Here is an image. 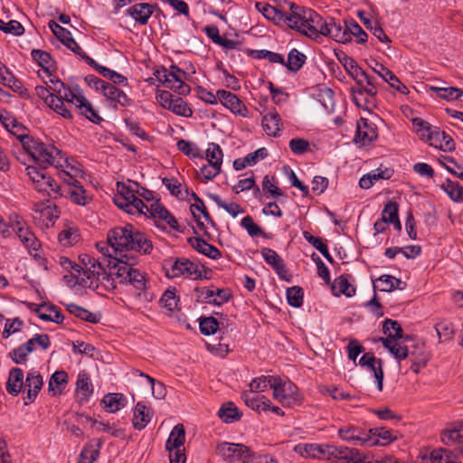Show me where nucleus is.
Wrapping results in <instances>:
<instances>
[{"instance_id": "2eb2a0df", "label": "nucleus", "mask_w": 463, "mask_h": 463, "mask_svg": "<svg viewBox=\"0 0 463 463\" xmlns=\"http://www.w3.org/2000/svg\"><path fill=\"white\" fill-rule=\"evenodd\" d=\"M319 449L316 458L326 459L329 463H344L347 455L353 453V449L347 447H335L329 444H318Z\"/></svg>"}, {"instance_id": "2f4dec72", "label": "nucleus", "mask_w": 463, "mask_h": 463, "mask_svg": "<svg viewBox=\"0 0 463 463\" xmlns=\"http://www.w3.org/2000/svg\"><path fill=\"white\" fill-rule=\"evenodd\" d=\"M101 446L100 439H92L88 442L80 454L79 463H93L99 458Z\"/></svg>"}, {"instance_id": "de8ad7c7", "label": "nucleus", "mask_w": 463, "mask_h": 463, "mask_svg": "<svg viewBox=\"0 0 463 463\" xmlns=\"http://www.w3.org/2000/svg\"><path fill=\"white\" fill-rule=\"evenodd\" d=\"M306 60V55L294 48L288 52L287 63L284 65L291 71H298L303 67Z\"/></svg>"}, {"instance_id": "aec40b11", "label": "nucleus", "mask_w": 463, "mask_h": 463, "mask_svg": "<svg viewBox=\"0 0 463 463\" xmlns=\"http://www.w3.org/2000/svg\"><path fill=\"white\" fill-rule=\"evenodd\" d=\"M43 385V379L39 372L32 370L27 373L24 383V388L26 390L24 404L32 403L35 400Z\"/></svg>"}, {"instance_id": "39448f33", "label": "nucleus", "mask_w": 463, "mask_h": 463, "mask_svg": "<svg viewBox=\"0 0 463 463\" xmlns=\"http://www.w3.org/2000/svg\"><path fill=\"white\" fill-rule=\"evenodd\" d=\"M116 186L117 194L113 200L118 208L132 215H141L144 210H147V205L137 196L139 189L137 182H117Z\"/></svg>"}, {"instance_id": "774afa93", "label": "nucleus", "mask_w": 463, "mask_h": 463, "mask_svg": "<svg viewBox=\"0 0 463 463\" xmlns=\"http://www.w3.org/2000/svg\"><path fill=\"white\" fill-rule=\"evenodd\" d=\"M175 114L183 116V117H191L193 112L192 109L187 106V104L183 100V99L179 97H175L171 105H169V109Z\"/></svg>"}, {"instance_id": "7ed1b4c3", "label": "nucleus", "mask_w": 463, "mask_h": 463, "mask_svg": "<svg viewBox=\"0 0 463 463\" xmlns=\"http://www.w3.org/2000/svg\"><path fill=\"white\" fill-rule=\"evenodd\" d=\"M286 5L288 8L286 25L308 38L317 39V32L322 16L310 8L292 2L286 3Z\"/></svg>"}, {"instance_id": "49530a36", "label": "nucleus", "mask_w": 463, "mask_h": 463, "mask_svg": "<svg viewBox=\"0 0 463 463\" xmlns=\"http://www.w3.org/2000/svg\"><path fill=\"white\" fill-rule=\"evenodd\" d=\"M440 187L452 201L463 203V186L458 183L447 179Z\"/></svg>"}, {"instance_id": "864d4df0", "label": "nucleus", "mask_w": 463, "mask_h": 463, "mask_svg": "<svg viewBox=\"0 0 463 463\" xmlns=\"http://www.w3.org/2000/svg\"><path fill=\"white\" fill-rule=\"evenodd\" d=\"M275 381V376L262 375L260 377L255 378L250 382L249 391L255 393L259 392H264L269 386L272 388Z\"/></svg>"}, {"instance_id": "bf43d9fd", "label": "nucleus", "mask_w": 463, "mask_h": 463, "mask_svg": "<svg viewBox=\"0 0 463 463\" xmlns=\"http://www.w3.org/2000/svg\"><path fill=\"white\" fill-rule=\"evenodd\" d=\"M64 102H66L65 99L55 96L54 98H51V99H49V103L47 105L64 118H71L72 114Z\"/></svg>"}, {"instance_id": "c03bdc74", "label": "nucleus", "mask_w": 463, "mask_h": 463, "mask_svg": "<svg viewBox=\"0 0 463 463\" xmlns=\"http://www.w3.org/2000/svg\"><path fill=\"white\" fill-rule=\"evenodd\" d=\"M430 90L436 93V95L448 101H453L460 99L463 95V90L456 87H436L430 86Z\"/></svg>"}, {"instance_id": "13d9d810", "label": "nucleus", "mask_w": 463, "mask_h": 463, "mask_svg": "<svg viewBox=\"0 0 463 463\" xmlns=\"http://www.w3.org/2000/svg\"><path fill=\"white\" fill-rule=\"evenodd\" d=\"M220 323L213 317L200 318L199 328L203 335H211L217 332Z\"/></svg>"}, {"instance_id": "09e8293b", "label": "nucleus", "mask_w": 463, "mask_h": 463, "mask_svg": "<svg viewBox=\"0 0 463 463\" xmlns=\"http://www.w3.org/2000/svg\"><path fill=\"white\" fill-rule=\"evenodd\" d=\"M348 275H341L335 279L332 288L338 290L340 294L351 298L355 294V288L349 282Z\"/></svg>"}, {"instance_id": "f257e3e1", "label": "nucleus", "mask_w": 463, "mask_h": 463, "mask_svg": "<svg viewBox=\"0 0 463 463\" xmlns=\"http://www.w3.org/2000/svg\"><path fill=\"white\" fill-rule=\"evenodd\" d=\"M97 249L105 256H108L115 262H120L123 256L140 254H150L153 244L150 239L136 229L132 224L117 226L109 231L107 243H97Z\"/></svg>"}, {"instance_id": "9d476101", "label": "nucleus", "mask_w": 463, "mask_h": 463, "mask_svg": "<svg viewBox=\"0 0 463 463\" xmlns=\"http://www.w3.org/2000/svg\"><path fill=\"white\" fill-rule=\"evenodd\" d=\"M272 389L273 398L283 406H299L303 402V397L298 392L297 385L290 381H282L280 378L276 377Z\"/></svg>"}, {"instance_id": "f8f14e48", "label": "nucleus", "mask_w": 463, "mask_h": 463, "mask_svg": "<svg viewBox=\"0 0 463 463\" xmlns=\"http://www.w3.org/2000/svg\"><path fill=\"white\" fill-rule=\"evenodd\" d=\"M250 451L247 446L238 443L222 442L216 447L217 455L229 463H241L249 458Z\"/></svg>"}, {"instance_id": "7c9ffc66", "label": "nucleus", "mask_w": 463, "mask_h": 463, "mask_svg": "<svg viewBox=\"0 0 463 463\" xmlns=\"http://www.w3.org/2000/svg\"><path fill=\"white\" fill-rule=\"evenodd\" d=\"M35 188L42 193H46L50 197L58 198L63 195L61 187L58 185L56 181L47 174L40 180L38 184H34Z\"/></svg>"}, {"instance_id": "0eeeda50", "label": "nucleus", "mask_w": 463, "mask_h": 463, "mask_svg": "<svg viewBox=\"0 0 463 463\" xmlns=\"http://www.w3.org/2000/svg\"><path fill=\"white\" fill-rule=\"evenodd\" d=\"M82 266L81 274L84 279H89V281L92 282L93 286L88 287V288L97 289L99 283H102L108 289H115L117 288L114 273H107L105 268L100 262L94 257L85 254L80 259Z\"/></svg>"}, {"instance_id": "052dcab7", "label": "nucleus", "mask_w": 463, "mask_h": 463, "mask_svg": "<svg viewBox=\"0 0 463 463\" xmlns=\"http://www.w3.org/2000/svg\"><path fill=\"white\" fill-rule=\"evenodd\" d=\"M0 31L5 33L13 34L15 36H20L24 33V28L22 24L16 20H10L8 22H5L0 19Z\"/></svg>"}, {"instance_id": "338daca9", "label": "nucleus", "mask_w": 463, "mask_h": 463, "mask_svg": "<svg viewBox=\"0 0 463 463\" xmlns=\"http://www.w3.org/2000/svg\"><path fill=\"white\" fill-rule=\"evenodd\" d=\"M49 28L53 34L65 45L72 39L71 33L55 21L51 20L48 24Z\"/></svg>"}, {"instance_id": "5701e85b", "label": "nucleus", "mask_w": 463, "mask_h": 463, "mask_svg": "<svg viewBox=\"0 0 463 463\" xmlns=\"http://www.w3.org/2000/svg\"><path fill=\"white\" fill-rule=\"evenodd\" d=\"M156 7V5L148 3L135 4L127 9L126 14L138 24L145 25L154 14Z\"/></svg>"}, {"instance_id": "e433bc0d", "label": "nucleus", "mask_w": 463, "mask_h": 463, "mask_svg": "<svg viewBox=\"0 0 463 463\" xmlns=\"http://www.w3.org/2000/svg\"><path fill=\"white\" fill-rule=\"evenodd\" d=\"M461 438H463V421L452 423L441 433V440L448 446L455 444Z\"/></svg>"}, {"instance_id": "37998d69", "label": "nucleus", "mask_w": 463, "mask_h": 463, "mask_svg": "<svg viewBox=\"0 0 463 463\" xmlns=\"http://www.w3.org/2000/svg\"><path fill=\"white\" fill-rule=\"evenodd\" d=\"M68 382V374L64 371H57L51 376L48 390L52 395L60 394Z\"/></svg>"}, {"instance_id": "473e14b6", "label": "nucleus", "mask_w": 463, "mask_h": 463, "mask_svg": "<svg viewBox=\"0 0 463 463\" xmlns=\"http://www.w3.org/2000/svg\"><path fill=\"white\" fill-rule=\"evenodd\" d=\"M35 312L43 321L61 324L64 320L62 313L53 305L47 306L45 304H42L36 308Z\"/></svg>"}, {"instance_id": "4c0bfd02", "label": "nucleus", "mask_w": 463, "mask_h": 463, "mask_svg": "<svg viewBox=\"0 0 463 463\" xmlns=\"http://www.w3.org/2000/svg\"><path fill=\"white\" fill-rule=\"evenodd\" d=\"M66 309L69 313L75 316L76 317H78L81 320L90 322V323L96 324V323L99 322V320H100L99 314L92 313V312L89 311L88 309H86L82 307H80L74 303L67 304Z\"/></svg>"}, {"instance_id": "f704fd0d", "label": "nucleus", "mask_w": 463, "mask_h": 463, "mask_svg": "<svg viewBox=\"0 0 463 463\" xmlns=\"http://www.w3.org/2000/svg\"><path fill=\"white\" fill-rule=\"evenodd\" d=\"M404 284L400 279L391 275H382L373 281V288L383 292H391L395 288L402 289L400 286Z\"/></svg>"}, {"instance_id": "680f3d73", "label": "nucleus", "mask_w": 463, "mask_h": 463, "mask_svg": "<svg viewBox=\"0 0 463 463\" xmlns=\"http://www.w3.org/2000/svg\"><path fill=\"white\" fill-rule=\"evenodd\" d=\"M288 303L293 307H300L303 304L304 292L301 287L294 286L287 289Z\"/></svg>"}, {"instance_id": "a211bd4d", "label": "nucleus", "mask_w": 463, "mask_h": 463, "mask_svg": "<svg viewBox=\"0 0 463 463\" xmlns=\"http://www.w3.org/2000/svg\"><path fill=\"white\" fill-rule=\"evenodd\" d=\"M170 74L164 80V86L177 91L180 95H186L190 92V87L183 80L185 72L175 65L170 67Z\"/></svg>"}, {"instance_id": "20e7f679", "label": "nucleus", "mask_w": 463, "mask_h": 463, "mask_svg": "<svg viewBox=\"0 0 463 463\" xmlns=\"http://www.w3.org/2000/svg\"><path fill=\"white\" fill-rule=\"evenodd\" d=\"M49 88L52 93L65 99L67 104L73 105L80 114L90 121L99 124L102 120L79 87L71 89L58 78H54L53 85H49Z\"/></svg>"}, {"instance_id": "393cba45", "label": "nucleus", "mask_w": 463, "mask_h": 463, "mask_svg": "<svg viewBox=\"0 0 463 463\" xmlns=\"http://www.w3.org/2000/svg\"><path fill=\"white\" fill-rule=\"evenodd\" d=\"M188 243L194 250L212 260H218L222 257L220 250H218L215 246L208 243L201 237L189 238Z\"/></svg>"}, {"instance_id": "0e129e2a", "label": "nucleus", "mask_w": 463, "mask_h": 463, "mask_svg": "<svg viewBox=\"0 0 463 463\" xmlns=\"http://www.w3.org/2000/svg\"><path fill=\"white\" fill-rule=\"evenodd\" d=\"M223 154L222 150L218 144L210 143L206 149V159L210 164H216L222 166Z\"/></svg>"}, {"instance_id": "e2e57ef3", "label": "nucleus", "mask_w": 463, "mask_h": 463, "mask_svg": "<svg viewBox=\"0 0 463 463\" xmlns=\"http://www.w3.org/2000/svg\"><path fill=\"white\" fill-rule=\"evenodd\" d=\"M222 166L217 165L216 164H210L203 165L200 168V174L198 173L197 178L200 181H210L213 180L215 176H217L221 172Z\"/></svg>"}, {"instance_id": "423d86ee", "label": "nucleus", "mask_w": 463, "mask_h": 463, "mask_svg": "<svg viewBox=\"0 0 463 463\" xmlns=\"http://www.w3.org/2000/svg\"><path fill=\"white\" fill-rule=\"evenodd\" d=\"M122 258L124 259L120 262L113 264V268L116 269L114 279L120 284L131 285L139 291L137 295L140 296L146 288L147 280L144 273L134 268L139 258L137 255L123 256Z\"/></svg>"}, {"instance_id": "c9c22d12", "label": "nucleus", "mask_w": 463, "mask_h": 463, "mask_svg": "<svg viewBox=\"0 0 463 463\" xmlns=\"http://www.w3.org/2000/svg\"><path fill=\"white\" fill-rule=\"evenodd\" d=\"M101 402L109 412H117L126 406L127 398L122 393L112 392L106 394Z\"/></svg>"}, {"instance_id": "6e6552de", "label": "nucleus", "mask_w": 463, "mask_h": 463, "mask_svg": "<svg viewBox=\"0 0 463 463\" xmlns=\"http://www.w3.org/2000/svg\"><path fill=\"white\" fill-rule=\"evenodd\" d=\"M383 333L385 337H380L383 345L398 360H403L408 356V348L403 345V331L398 321L386 318L383 324Z\"/></svg>"}, {"instance_id": "8fccbe9b", "label": "nucleus", "mask_w": 463, "mask_h": 463, "mask_svg": "<svg viewBox=\"0 0 463 463\" xmlns=\"http://www.w3.org/2000/svg\"><path fill=\"white\" fill-rule=\"evenodd\" d=\"M0 83L13 90H18L22 88L21 81L8 71L2 61H0Z\"/></svg>"}, {"instance_id": "b1692460", "label": "nucleus", "mask_w": 463, "mask_h": 463, "mask_svg": "<svg viewBox=\"0 0 463 463\" xmlns=\"http://www.w3.org/2000/svg\"><path fill=\"white\" fill-rule=\"evenodd\" d=\"M261 125L267 135L279 137L281 131V118L275 108L268 109L262 117Z\"/></svg>"}, {"instance_id": "4468645a", "label": "nucleus", "mask_w": 463, "mask_h": 463, "mask_svg": "<svg viewBox=\"0 0 463 463\" xmlns=\"http://www.w3.org/2000/svg\"><path fill=\"white\" fill-rule=\"evenodd\" d=\"M11 226L21 242L29 251H37L39 250L41 246L40 241L22 219L15 216V219L12 221Z\"/></svg>"}, {"instance_id": "f03ea898", "label": "nucleus", "mask_w": 463, "mask_h": 463, "mask_svg": "<svg viewBox=\"0 0 463 463\" xmlns=\"http://www.w3.org/2000/svg\"><path fill=\"white\" fill-rule=\"evenodd\" d=\"M20 145L23 149L43 168H37L33 165L26 167L27 175L33 184H38L47 174L45 168L52 165L56 168L61 167L62 163H67V158L61 155V151L52 145L43 143L33 137L24 135L20 137Z\"/></svg>"}, {"instance_id": "5fc2aeb1", "label": "nucleus", "mask_w": 463, "mask_h": 463, "mask_svg": "<svg viewBox=\"0 0 463 463\" xmlns=\"http://www.w3.org/2000/svg\"><path fill=\"white\" fill-rule=\"evenodd\" d=\"M432 463H457L456 455L446 449H434L430 453Z\"/></svg>"}, {"instance_id": "f3484780", "label": "nucleus", "mask_w": 463, "mask_h": 463, "mask_svg": "<svg viewBox=\"0 0 463 463\" xmlns=\"http://www.w3.org/2000/svg\"><path fill=\"white\" fill-rule=\"evenodd\" d=\"M141 215H146L150 218H158L161 221H165L173 230L180 231L176 219L160 203L159 200L151 203L150 206H147V210H144Z\"/></svg>"}, {"instance_id": "a19ab883", "label": "nucleus", "mask_w": 463, "mask_h": 463, "mask_svg": "<svg viewBox=\"0 0 463 463\" xmlns=\"http://www.w3.org/2000/svg\"><path fill=\"white\" fill-rule=\"evenodd\" d=\"M185 431L182 424L174 427L168 439L166 440L165 449H184Z\"/></svg>"}, {"instance_id": "4d7b16f0", "label": "nucleus", "mask_w": 463, "mask_h": 463, "mask_svg": "<svg viewBox=\"0 0 463 463\" xmlns=\"http://www.w3.org/2000/svg\"><path fill=\"white\" fill-rule=\"evenodd\" d=\"M347 33L350 37V42L352 41V37H355V42L359 44L364 43L367 41V33L362 29V27L354 20H351L347 24Z\"/></svg>"}, {"instance_id": "9b49d317", "label": "nucleus", "mask_w": 463, "mask_h": 463, "mask_svg": "<svg viewBox=\"0 0 463 463\" xmlns=\"http://www.w3.org/2000/svg\"><path fill=\"white\" fill-rule=\"evenodd\" d=\"M349 21L341 23H337L335 19L330 18L328 20H324L322 17L319 26L317 28V38L320 36H328L333 38L335 41L342 43H346L350 42V37L347 33V24Z\"/></svg>"}, {"instance_id": "3c124183", "label": "nucleus", "mask_w": 463, "mask_h": 463, "mask_svg": "<svg viewBox=\"0 0 463 463\" xmlns=\"http://www.w3.org/2000/svg\"><path fill=\"white\" fill-rule=\"evenodd\" d=\"M88 279H84V277L81 274V270L79 272H76L75 270H71L69 271V274L63 276V280L71 288H74L77 285L82 288L93 286L92 282L89 281Z\"/></svg>"}, {"instance_id": "c756f323", "label": "nucleus", "mask_w": 463, "mask_h": 463, "mask_svg": "<svg viewBox=\"0 0 463 463\" xmlns=\"http://www.w3.org/2000/svg\"><path fill=\"white\" fill-rule=\"evenodd\" d=\"M102 94L111 101L126 107L131 104V99L126 93L109 82H106L101 90Z\"/></svg>"}, {"instance_id": "cd10ccee", "label": "nucleus", "mask_w": 463, "mask_h": 463, "mask_svg": "<svg viewBox=\"0 0 463 463\" xmlns=\"http://www.w3.org/2000/svg\"><path fill=\"white\" fill-rule=\"evenodd\" d=\"M151 420L150 408L144 402H139L136 404L133 415L132 424L136 430H141L146 427Z\"/></svg>"}, {"instance_id": "c85d7f7f", "label": "nucleus", "mask_w": 463, "mask_h": 463, "mask_svg": "<svg viewBox=\"0 0 463 463\" xmlns=\"http://www.w3.org/2000/svg\"><path fill=\"white\" fill-rule=\"evenodd\" d=\"M23 386H24L23 370L17 367L12 368L6 382L7 392L13 396H17Z\"/></svg>"}, {"instance_id": "dca6fc26", "label": "nucleus", "mask_w": 463, "mask_h": 463, "mask_svg": "<svg viewBox=\"0 0 463 463\" xmlns=\"http://www.w3.org/2000/svg\"><path fill=\"white\" fill-rule=\"evenodd\" d=\"M286 3H289L288 1H284L283 3L279 4L277 6H272L269 4L265 3H256V8L267 18L268 20L272 21L276 24H286V18L288 14V5Z\"/></svg>"}, {"instance_id": "69168bd1", "label": "nucleus", "mask_w": 463, "mask_h": 463, "mask_svg": "<svg viewBox=\"0 0 463 463\" xmlns=\"http://www.w3.org/2000/svg\"><path fill=\"white\" fill-rule=\"evenodd\" d=\"M31 55L44 71H48L52 67V59L48 52L42 50H33Z\"/></svg>"}, {"instance_id": "bb28decb", "label": "nucleus", "mask_w": 463, "mask_h": 463, "mask_svg": "<svg viewBox=\"0 0 463 463\" xmlns=\"http://www.w3.org/2000/svg\"><path fill=\"white\" fill-rule=\"evenodd\" d=\"M241 399L249 408L254 411H268V408L270 407V401L268 398L250 391L243 392Z\"/></svg>"}, {"instance_id": "ea45409f", "label": "nucleus", "mask_w": 463, "mask_h": 463, "mask_svg": "<svg viewBox=\"0 0 463 463\" xmlns=\"http://www.w3.org/2000/svg\"><path fill=\"white\" fill-rule=\"evenodd\" d=\"M80 237L79 229L74 225L68 224L59 233L58 240L61 245L69 247L77 243L80 241Z\"/></svg>"}, {"instance_id": "79ce46f5", "label": "nucleus", "mask_w": 463, "mask_h": 463, "mask_svg": "<svg viewBox=\"0 0 463 463\" xmlns=\"http://www.w3.org/2000/svg\"><path fill=\"white\" fill-rule=\"evenodd\" d=\"M368 434L377 441L373 443V446H385L396 439V435L385 428L371 429L368 430Z\"/></svg>"}, {"instance_id": "412c9836", "label": "nucleus", "mask_w": 463, "mask_h": 463, "mask_svg": "<svg viewBox=\"0 0 463 463\" xmlns=\"http://www.w3.org/2000/svg\"><path fill=\"white\" fill-rule=\"evenodd\" d=\"M377 128L374 124L365 118H360L357 121L356 135L354 141L357 144L365 146L377 138Z\"/></svg>"}, {"instance_id": "1a4fd4ad", "label": "nucleus", "mask_w": 463, "mask_h": 463, "mask_svg": "<svg viewBox=\"0 0 463 463\" xmlns=\"http://www.w3.org/2000/svg\"><path fill=\"white\" fill-rule=\"evenodd\" d=\"M166 275L171 278L184 277L190 279H210L212 270L185 258H177L169 261Z\"/></svg>"}, {"instance_id": "6ab92c4d", "label": "nucleus", "mask_w": 463, "mask_h": 463, "mask_svg": "<svg viewBox=\"0 0 463 463\" xmlns=\"http://www.w3.org/2000/svg\"><path fill=\"white\" fill-rule=\"evenodd\" d=\"M373 64H370L373 71L379 75L384 81H386L392 88L395 89L402 94L409 93L408 88L401 82V80L393 74L392 71L384 67L383 64L376 61H372Z\"/></svg>"}, {"instance_id": "72a5a7b5", "label": "nucleus", "mask_w": 463, "mask_h": 463, "mask_svg": "<svg viewBox=\"0 0 463 463\" xmlns=\"http://www.w3.org/2000/svg\"><path fill=\"white\" fill-rule=\"evenodd\" d=\"M76 391L81 401H88L92 395L93 385L86 371L79 373L76 382Z\"/></svg>"}, {"instance_id": "603ef678", "label": "nucleus", "mask_w": 463, "mask_h": 463, "mask_svg": "<svg viewBox=\"0 0 463 463\" xmlns=\"http://www.w3.org/2000/svg\"><path fill=\"white\" fill-rule=\"evenodd\" d=\"M178 301L179 298L175 288L166 289L159 300L160 305L169 312H173L176 308Z\"/></svg>"}, {"instance_id": "4be33fe9", "label": "nucleus", "mask_w": 463, "mask_h": 463, "mask_svg": "<svg viewBox=\"0 0 463 463\" xmlns=\"http://www.w3.org/2000/svg\"><path fill=\"white\" fill-rule=\"evenodd\" d=\"M217 97L222 104L232 113L246 117L247 108L234 93L225 90H219Z\"/></svg>"}, {"instance_id": "6e6d98bb", "label": "nucleus", "mask_w": 463, "mask_h": 463, "mask_svg": "<svg viewBox=\"0 0 463 463\" xmlns=\"http://www.w3.org/2000/svg\"><path fill=\"white\" fill-rule=\"evenodd\" d=\"M190 210H191L193 216L194 217V219L196 220V222L200 227L203 226V223L200 222L201 215L203 216L205 221L213 224V222L209 213L207 212V209H206L203 200L201 202H196L194 203H192L190 206Z\"/></svg>"}, {"instance_id": "ddd939ff", "label": "nucleus", "mask_w": 463, "mask_h": 463, "mask_svg": "<svg viewBox=\"0 0 463 463\" xmlns=\"http://www.w3.org/2000/svg\"><path fill=\"white\" fill-rule=\"evenodd\" d=\"M338 435L344 440L364 447H373V444L377 442L373 439L374 438L369 436L368 430L353 425H345L339 428Z\"/></svg>"}, {"instance_id": "a878e982", "label": "nucleus", "mask_w": 463, "mask_h": 463, "mask_svg": "<svg viewBox=\"0 0 463 463\" xmlns=\"http://www.w3.org/2000/svg\"><path fill=\"white\" fill-rule=\"evenodd\" d=\"M428 143L430 146L443 151H451L455 146L453 139L437 127L433 129V133H430Z\"/></svg>"}, {"instance_id": "a18cd8bd", "label": "nucleus", "mask_w": 463, "mask_h": 463, "mask_svg": "<svg viewBox=\"0 0 463 463\" xmlns=\"http://www.w3.org/2000/svg\"><path fill=\"white\" fill-rule=\"evenodd\" d=\"M218 416L225 423H232L241 419V414L232 402L224 403L218 411Z\"/></svg>"}, {"instance_id": "58836bf2", "label": "nucleus", "mask_w": 463, "mask_h": 463, "mask_svg": "<svg viewBox=\"0 0 463 463\" xmlns=\"http://www.w3.org/2000/svg\"><path fill=\"white\" fill-rule=\"evenodd\" d=\"M61 192L63 193L62 196L70 197L73 203L79 205H86L90 201L86 190L81 184L75 187H61Z\"/></svg>"}]
</instances>
